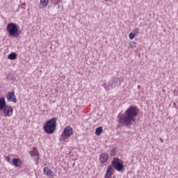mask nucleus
<instances>
[{
  "label": "nucleus",
  "mask_w": 178,
  "mask_h": 178,
  "mask_svg": "<svg viewBox=\"0 0 178 178\" xmlns=\"http://www.w3.org/2000/svg\"><path fill=\"white\" fill-rule=\"evenodd\" d=\"M138 112H140L138 108L131 105L123 114H119L118 116V122L120 124L126 126V127H129V126H131L136 122V118L138 116Z\"/></svg>",
  "instance_id": "1"
},
{
  "label": "nucleus",
  "mask_w": 178,
  "mask_h": 178,
  "mask_svg": "<svg viewBox=\"0 0 178 178\" xmlns=\"http://www.w3.org/2000/svg\"><path fill=\"white\" fill-rule=\"evenodd\" d=\"M122 81H123V78L113 76L111 81H108V83L104 85V88L106 91H111V90H113L114 88H119L122 86Z\"/></svg>",
  "instance_id": "2"
},
{
  "label": "nucleus",
  "mask_w": 178,
  "mask_h": 178,
  "mask_svg": "<svg viewBox=\"0 0 178 178\" xmlns=\"http://www.w3.org/2000/svg\"><path fill=\"white\" fill-rule=\"evenodd\" d=\"M6 31L8 33L9 36L13 37V38H17L20 35L19 26L13 22L7 24Z\"/></svg>",
  "instance_id": "3"
},
{
  "label": "nucleus",
  "mask_w": 178,
  "mask_h": 178,
  "mask_svg": "<svg viewBox=\"0 0 178 178\" xmlns=\"http://www.w3.org/2000/svg\"><path fill=\"white\" fill-rule=\"evenodd\" d=\"M0 111H3L4 116H8V118H10L13 115V107L6 105L5 97H0Z\"/></svg>",
  "instance_id": "4"
},
{
  "label": "nucleus",
  "mask_w": 178,
  "mask_h": 178,
  "mask_svg": "<svg viewBox=\"0 0 178 178\" xmlns=\"http://www.w3.org/2000/svg\"><path fill=\"white\" fill-rule=\"evenodd\" d=\"M56 120H58V118H53L47 121L43 127V129L47 134H52V133L56 130Z\"/></svg>",
  "instance_id": "5"
},
{
  "label": "nucleus",
  "mask_w": 178,
  "mask_h": 178,
  "mask_svg": "<svg viewBox=\"0 0 178 178\" xmlns=\"http://www.w3.org/2000/svg\"><path fill=\"white\" fill-rule=\"evenodd\" d=\"M74 131H73V128L70 126H67L64 128L63 133L61 134V136L60 137V141H66L69 137H72Z\"/></svg>",
  "instance_id": "6"
},
{
  "label": "nucleus",
  "mask_w": 178,
  "mask_h": 178,
  "mask_svg": "<svg viewBox=\"0 0 178 178\" xmlns=\"http://www.w3.org/2000/svg\"><path fill=\"white\" fill-rule=\"evenodd\" d=\"M111 165L115 170L118 172H122L124 169V165L123 164V161L119 159L118 158H114L111 162Z\"/></svg>",
  "instance_id": "7"
},
{
  "label": "nucleus",
  "mask_w": 178,
  "mask_h": 178,
  "mask_svg": "<svg viewBox=\"0 0 178 178\" xmlns=\"http://www.w3.org/2000/svg\"><path fill=\"white\" fill-rule=\"evenodd\" d=\"M29 155L32 158H35L36 165H38V161H40V152L37 149V147H33L32 150L29 152Z\"/></svg>",
  "instance_id": "8"
},
{
  "label": "nucleus",
  "mask_w": 178,
  "mask_h": 178,
  "mask_svg": "<svg viewBox=\"0 0 178 178\" xmlns=\"http://www.w3.org/2000/svg\"><path fill=\"white\" fill-rule=\"evenodd\" d=\"M6 98L9 102H14L16 104L17 102V99H16V95H15V92H8Z\"/></svg>",
  "instance_id": "9"
},
{
  "label": "nucleus",
  "mask_w": 178,
  "mask_h": 178,
  "mask_svg": "<svg viewBox=\"0 0 178 178\" xmlns=\"http://www.w3.org/2000/svg\"><path fill=\"white\" fill-rule=\"evenodd\" d=\"M109 159V155L106 153H102L99 156V161L101 163H106L108 162V159Z\"/></svg>",
  "instance_id": "10"
},
{
  "label": "nucleus",
  "mask_w": 178,
  "mask_h": 178,
  "mask_svg": "<svg viewBox=\"0 0 178 178\" xmlns=\"http://www.w3.org/2000/svg\"><path fill=\"white\" fill-rule=\"evenodd\" d=\"M13 165L15 166V168H22L23 165V161L20 159L15 158L13 159Z\"/></svg>",
  "instance_id": "11"
},
{
  "label": "nucleus",
  "mask_w": 178,
  "mask_h": 178,
  "mask_svg": "<svg viewBox=\"0 0 178 178\" xmlns=\"http://www.w3.org/2000/svg\"><path fill=\"white\" fill-rule=\"evenodd\" d=\"M43 174L47 175V177H54V171L51 170L48 167L43 168Z\"/></svg>",
  "instance_id": "12"
},
{
  "label": "nucleus",
  "mask_w": 178,
  "mask_h": 178,
  "mask_svg": "<svg viewBox=\"0 0 178 178\" xmlns=\"http://www.w3.org/2000/svg\"><path fill=\"white\" fill-rule=\"evenodd\" d=\"M112 165H109L106 170L104 178H111L112 177Z\"/></svg>",
  "instance_id": "13"
},
{
  "label": "nucleus",
  "mask_w": 178,
  "mask_h": 178,
  "mask_svg": "<svg viewBox=\"0 0 178 178\" xmlns=\"http://www.w3.org/2000/svg\"><path fill=\"white\" fill-rule=\"evenodd\" d=\"M8 58L10 60H16L17 58V54L16 53H11L8 56Z\"/></svg>",
  "instance_id": "14"
},
{
  "label": "nucleus",
  "mask_w": 178,
  "mask_h": 178,
  "mask_svg": "<svg viewBox=\"0 0 178 178\" xmlns=\"http://www.w3.org/2000/svg\"><path fill=\"white\" fill-rule=\"evenodd\" d=\"M40 5L42 8H47L48 6V4L49 3V0H40Z\"/></svg>",
  "instance_id": "15"
},
{
  "label": "nucleus",
  "mask_w": 178,
  "mask_h": 178,
  "mask_svg": "<svg viewBox=\"0 0 178 178\" xmlns=\"http://www.w3.org/2000/svg\"><path fill=\"white\" fill-rule=\"evenodd\" d=\"M102 131H104L102 127H99L95 130V134L97 136H101V134H102Z\"/></svg>",
  "instance_id": "16"
},
{
  "label": "nucleus",
  "mask_w": 178,
  "mask_h": 178,
  "mask_svg": "<svg viewBox=\"0 0 178 178\" xmlns=\"http://www.w3.org/2000/svg\"><path fill=\"white\" fill-rule=\"evenodd\" d=\"M129 47L130 48L133 49V48H136L137 47V43L136 42H131L129 43Z\"/></svg>",
  "instance_id": "17"
},
{
  "label": "nucleus",
  "mask_w": 178,
  "mask_h": 178,
  "mask_svg": "<svg viewBox=\"0 0 178 178\" xmlns=\"http://www.w3.org/2000/svg\"><path fill=\"white\" fill-rule=\"evenodd\" d=\"M136 33H130L129 35V40H134V37H136Z\"/></svg>",
  "instance_id": "18"
},
{
  "label": "nucleus",
  "mask_w": 178,
  "mask_h": 178,
  "mask_svg": "<svg viewBox=\"0 0 178 178\" xmlns=\"http://www.w3.org/2000/svg\"><path fill=\"white\" fill-rule=\"evenodd\" d=\"M8 80H10V81H12V83L16 81V78L14 76H8Z\"/></svg>",
  "instance_id": "19"
},
{
  "label": "nucleus",
  "mask_w": 178,
  "mask_h": 178,
  "mask_svg": "<svg viewBox=\"0 0 178 178\" xmlns=\"http://www.w3.org/2000/svg\"><path fill=\"white\" fill-rule=\"evenodd\" d=\"M111 156H115V155H116V148H114L111 150Z\"/></svg>",
  "instance_id": "20"
},
{
  "label": "nucleus",
  "mask_w": 178,
  "mask_h": 178,
  "mask_svg": "<svg viewBox=\"0 0 178 178\" xmlns=\"http://www.w3.org/2000/svg\"><path fill=\"white\" fill-rule=\"evenodd\" d=\"M138 28H136L134 30V34H136V35H138Z\"/></svg>",
  "instance_id": "21"
},
{
  "label": "nucleus",
  "mask_w": 178,
  "mask_h": 178,
  "mask_svg": "<svg viewBox=\"0 0 178 178\" xmlns=\"http://www.w3.org/2000/svg\"><path fill=\"white\" fill-rule=\"evenodd\" d=\"M4 158L7 162H10V157L9 156H5Z\"/></svg>",
  "instance_id": "22"
},
{
  "label": "nucleus",
  "mask_w": 178,
  "mask_h": 178,
  "mask_svg": "<svg viewBox=\"0 0 178 178\" xmlns=\"http://www.w3.org/2000/svg\"><path fill=\"white\" fill-rule=\"evenodd\" d=\"M21 8L22 9H26V3H22Z\"/></svg>",
  "instance_id": "23"
},
{
  "label": "nucleus",
  "mask_w": 178,
  "mask_h": 178,
  "mask_svg": "<svg viewBox=\"0 0 178 178\" xmlns=\"http://www.w3.org/2000/svg\"><path fill=\"white\" fill-rule=\"evenodd\" d=\"M161 143H163V139L162 138H160Z\"/></svg>",
  "instance_id": "24"
},
{
  "label": "nucleus",
  "mask_w": 178,
  "mask_h": 178,
  "mask_svg": "<svg viewBox=\"0 0 178 178\" xmlns=\"http://www.w3.org/2000/svg\"><path fill=\"white\" fill-rule=\"evenodd\" d=\"M55 5H59V1H56Z\"/></svg>",
  "instance_id": "25"
}]
</instances>
